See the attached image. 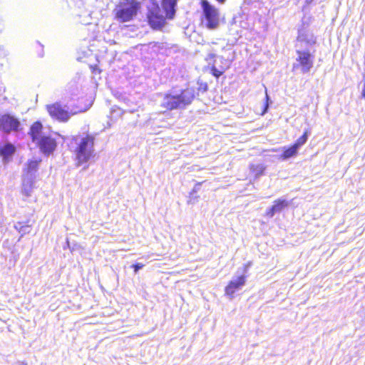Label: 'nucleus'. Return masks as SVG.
Instances as JSON below:
<instances>
[{
    "label": "nucleus",
    "mask_w": 365,
    "mask_h": 365,
    "mask_svg": "<svg viewBox=\"0 0 365 365\" xmlns=\"http://www.w3.org/2000/svg\"><path fill=\"white\" fill-rule=\"evenodd\" d=\"M29 134L32 141L38 145L43 154L49 155L56 149V140L47 130L43 128L40 122H36L31 125Z\"/></svg>",
    "instance_id": "1"
},
{
    "label": "nucleus",
    "mask_w": 365,
    "mask_h": 365,
    "mask_svg": "<svg viewBox=\"0 0 365 365\" xmlns=\"http://www.w3.org/2000/svg\"><path fill=\"white\" fill-rule=\"evenodd\" d=\"M195 98V88H187L180 90L179 93L165 94L161 107L167 110L184 109L192 103Z\"/></svg>",
    "instance_id": "2"
},
{
    "label": "nucleus",
    "mask_w": 365,
    "mask_h": 365,
    "mask_svg": "<svg viewBox=\"0 0 365 365\" xmlns=\"http://www.w3.org/2000/svg\"><path fill=\"white\" fill-rule=\"evenodd\" d=\"M315 53L314 46L300 44L296 49L297 57L292 64V71H299L302 74L309 73L314 67Z\"/></svg>",
    "instance_id": "3"
},
{
    "label": "nucleus",
    "mask_w": 365,
    "mask_h": 365,
    "mask_svg": "<svg viewBox=\"0 0 365 365\" xmlns=\"http://www.w3.org/2000/svg\"><path fill=\"white\" fill-rule=\"evenodd\" d=\"M252 265V262L248 261L242 267H238L231 280L225 286V296L230 301L233 300L235 298L236 294L245 286L247 278L250 276L248 272Z\"/></svg>",
    "instance_id": "4"
},
{
    "label": "nucleus",
    "mask_w": 365,
    "mask_h": 365,
    "mask_svg": "<svg viewBox=\"0 0 365 365\" xmlns=\"http://www.w3.org/2000/svg\"><path fill=\"white\" fill-rule=\"evenodd\" d=\"M77 147L75 150L78 166L88 162L94 157V138L87 135L76 140Z\"/></svg>",
    "instance_id": "5"
},
{
    "label": "nucleus",
    "mask_w": 365,
    "mask_h": 365,
    "mask_svg": "<svg viewBox=\"0 0 365 365\" xmlns=\"http://www.w3.org/2000/svg\"><path fill=\"white\" fill-rule=\"evenodd\" d=\"M202 9L201 24L210 30L215 29L220 24L219 10L208 0H200Z\"/></svg>",
    "instance_id": "6"
},
{
    "label": "nucleus",
    "mask_w": 365,
    "mask_h": 365,
    "mask_svg": "<svg viewBox=\"0 0 365 365\" xmlns=\"http://www.w3.org/2000/svg\"><path fill=\"white\" fill-rule=\"evenodd\" d=\"M312 15L304 14L301 19V24L297 26V41L300 44L307 46H315L317 42V36L313 32L309 31V26L314 21Z\"/></svg>",
    "instance_id": "7"
},
{
    "label": "nucleus",
    "mask_w": 365,
    "mask_h": 365,
    "mask_svg": "<svg viewBox=\"0 0 365 365\" xmlns=\"http://www.w3.org/2000/svg\"><path fill=\"white\" fill-rule=\"evenodd\" d=\"M140 8L139 3L135 0H123L114 10L115 19L120 22L130 21Z\"/></svg>",
    "instance_id": "8"
},
{
    "label": "nucleus",
    "mask_w": 365,
    "mask_h": 365,
    "mask_svg": "<svg viewBox=\"0 0 365 365\" xmlns=\"http://www.w3.org/2000/svg\"><path fill=\"white\" fill-rule=\"evenodd\" d=\"M179 0H161V32L165 31L168 21L173 20L176 16Z\"/></svg>",
    "instance_id": "9"
},
{
    "label": "nucleus",
    "mask_w": 365,
    "mask_h": 365,
    "mask_svg": "<svg viewBox=\"0 0 365 365\" xmlns=\"http://www.w3.org/2000/svg\"><path fill=\"white\" fill-rule=\"evenodd\" d=\"M291 202L284 195L279 197L273 202L272 205L267 207L263 216L267 219L273 218L277 214H279L288 208L291 205Z\"/></svg>",
    "instance_id": "10"
},
{
    "label": "nucleus",
    "mask_w": 365,
    "mask_h": 365,
    "mask_svg": "<svg viewBox=\"0 0 365 365\" xmlns=\"http://www.w3.org/2000/svg\"><path fill=\"white\" fill-rule=\"evenodd\" d=\"M148 9V19L150 25L155 29H160V9L156 0H144Z\"/></svg>",
    "instance_id": "11"
},
{
    "label": "nucleus",
    "mask_w": 365,
    "mask_h": 365,
    "mask_svg": "<svg viewBox=\"0 0 365 365\" xmlns=\"http://www.w3.org/2000/svg\"><path fill=\"white\" fill-rule=\"evenodd\" d=\"M272 152L279 153L277 155H274V158L282 161H288L290 159L295 158L298 154L299 150L293 144L289 145H284L279 148H272Z\"/></svg>",
    "instance_id": "12"
},
{
    "label": "nucleus",
    "mask_w": 365,
    "mask_h": 365,
    "mask_svg": "<svg viewBox=\"0 0 365 365\" xmlns=\"http://www.w3.org/2000/svg\"><path fill=\"white\" fill-rule=\"evenodd\" d=\"M216 57L215 53H210L205 58V61L207 62V67L210 68V73L213 77L218 79L230 68V64L228 63L227 66L219 65L217 67L216 66Z\"/></svg>",
    "instance_id": "13"
},
{
    "label": "nucleus",
    "mask_w": 365,
    "mask_h": 365,
    "mask_svg": "<svg viewBox=\"0 0 365 365\" xmlns=\"http://www.w3.org/2000/svg\"><path fill=\"white\" fill-rule=\"evenodd\" d=\"M21 125L20 121L13 115L6 114L0 118V129L4 133L18 131Z\"/></svg>",
    "instance_id": "14"
},
{
    "label": "nucleus",
    "mask_w": 365,
    "mask_h": 365,
    "mask_svg": "<svg viewBox=\"0 0 365 365\" xmlns=\"http://www.w3.org/2000/svg\"><path fill=\"white\" fill-rule=\"evenodd\" d=\"M50 115L60 121L66 122L70 118V114L66 109L59 103H53L46 106Z\"/></svg>",
    "instance_id": "15"
},
{
    "label": "nucleus",
    "mask_w": 365,
    "mask_h": 365,
    "mask_svg": "<svg viewBox=\"0 0 365 365\" xmlns=\"http://www.w3.org/2000/svg\"><path fill=\"white\" fill-rule=\"evenodd\" d=\"M267 168V165L262 163H250L249 165L250 172L253 175L255 180H258L262 176L264 175Z\"/></svg>",
    "instance_id": "16"
},
{
    "label": "nucleus",
    "mask_w": 365,
    "mask_h": 365,
    "mask_svg": "<svg viewBox=\"0 0 365 365\" xmlns=\"http://www.w3.org/2000/svg\"><path fill=\"white\" fill-rule=\"evenodd\" d=\"M179 51L180 48L178 44L169 43L161 39V55L169 56L173 54H175Z\"/></svg>",
    "instance_id": "17"
},
{
    "label": "nucleus",
    "mask_w": 365,
    "mask_h": 365,
    "mask_svg": "<svg viewBox=\"0 0 365 365\" xmlns=\"http://www.w3.org/2000/svg\"><path fill=\"white\" fill-rule=\"evenodd\" d=\"M34 178L24 176L22 182V193L26 197H29L34 189Z\"/></svg>",
    "instance_id": "18"
},
{
    "label": "nucleus",
    "mask_w": 365,
    "mask_h": 365,
    "mask_svg": "<svg viewBox=\"0 0 365 365\" xmlns=\"http://www.w3.org/2000/svg\"><path fill=\"white\" fill-rule=\"evenodd\" d=\"M41 160H31L26 164V168L24 170L25 173L24 176H31L35 178V173L38 170V164Z\"/></svg>",
    "instance_id": "19"
},
{
    "label": "nucleus",
    "mask_w": 365,
    "mask_h": 365,
    "mask_svg": "<svg viewBox=\"0 0 365 365\" xmlns=\"http://www.w3.org/2000/svg\"><path fill=\"white\" fill-rule=\"evenodd\" d=\"M16 151L15 147L11 143H6L3 148L0 149V155L3 158L4 163H6L7 159L11 157Z\"/></svg>",
    "instance_id": "20"
},
{
    "label": "nucleus",
    "mask_w": 365,
    "mask_h": 365,
    "mask_svg": "<svg viewBox=\"0 0 365 365\" xmlns=\"http://www.w3.org/2000/svg\"><path fill=\"white\" fill-rule=\"evenodd\" d=\"M311 135V131L306 128L304 130L302 135L297 138L294 143H292L299 150L307 143L309 135Z\"/></svg>",
    "instance_id": "21"
},
{
    "label": "nucleus",
    "mask_w": 365,
    "mask_h": 365,
    "mask_svg": "<svg viewBox=\"0 0 365 365\" xmlns=\"http://www.w3.org/2000/svg\"><path fill=\"white\" fill-rule=\"evenodd\" d=\"M272 103H273V101H272L270 96L267 93V88H265V96L263 100V105H262V110H261V115H264L265 114H267L269 112V108H270L271 106L272 105Z\"/></svg>",
    "instance_id": "22"
},
{
    "label": "nucleus",
    "mask_w": 365,
    "mask_h": 365,
    "mask_svg": "<svg viewBox=\"0 0 365 365\" xmlns=\"http://www.w3.org/2000/svg\"><path fill=\"white\" fill-rule=\"evenodd\" d=\"M200 199V195L197 194H194L192 192H189L188 199L187 200V205H194L197 202H198Z\"/></svg>",
    "instance_id": "23"
},
{
    "label": "nucleus",
    "mask_w": 365,
    "mask_h": 365,
    "mask_svg": "<svg viewBox=\"0 0 365 365\" xmlns=\"http://www.w3.org/2000/svg\"><path fill=\"white\" fill-rule=\"evenodd\" d=\"M197 84L198 86L197 87V91H200L202 93H205L208 90V85L206 82H203L201 80H198L197 81Z\"/></svg>",
    "instance_id": "24"
},
{
    "label": "nucleus",
    "mask_w": 365,
    "mask_h": 365,
    "mask_svg": "<svg viewBox=\"0 0 365 365\" xmlns=\"http://www.w3.org/2000/svg\"><path fill=\"white\" fill-rule=\"evenodd\" d=\"M314 0H304V4L302 7V11L304 14H308L310 11L309 6L314 2Z\"/></svg>",
    "instance_id": "25"
},
{
    "label": "nucleus",
    "mask_w": 365,
    "mask_h": 365,
    "mask_svg": "<svg viewBox=\"0 0 365 365\" xmlns=\"http://www.w3.org/2000/svg\"><path fill=\"white\" fill-rule=\"evenodd\" d=\"M202 184V182H196L190 192L197 194L201 190Z\"/></svg>",
    "instance_id": "26"
},
{
    "label": "nucleus",
    "mask_w": 365,
    "mask_h": 365,
    "mask_svg": "<svg viewBox=\"0 0 365 365\" xmlns=\"http://www.w3.org/2000/svg\"><path fill=\"white\" fill-rule=\"evenodd\" d=\"M217 58L220 59V65L227 66L228 63L230 65V61L227 58L223 57L222 56H217L216 58Z\"/></svg>",
    "instance_id": "27"
},
{
    "label": "nucleus",
    "mask_w": 365,
    "mask_h": 365,
    "mask_svg": "<svg viewBox=\"0 0 365 365\" xmlns=\"http://www.w3.org/2000/svg\"><path fill=\"white\" fill-rule=\"evenodd\" d=\"M164 250H165V247L163 246V247L161 248V253H160V255H161V262L163 261H165L166 260V259L168 257L167 256V255L168 254V252H164ZM163 264H166L167 263L166 262H163Z\"/></svg>",
    "instance_id": "28"
},
{
    "label": "nucleus",
    "mask_w": 365,
    "mask_h": 365,
    "mask_svg": "<svg viewBox=\"0 0 365 365\" xmlns=\"http://www.w3.org/2000/svg\"><path fill=\"white\" fill-rule=\"evenodd\" d=\"M131 267L134 268V272L136 274L139 269L144 267V264L142 263H137L135 264H133Z\"/></svg>",
    "instance_id": "29"
},
{
    "label": "nucleus",
    "mask_w": 365,
    "mask_h": 365,
    "mask_svg": "<svg viewBox=\"0 0 365 365\" xmlns=\"http://www.w3.org/2000/svg\"><path fill=\"white\" fill-rule=\"evenodd\" d=\"M27 229H28V227H21L20 228L19 232H22L25 233V232H26V230H27Z\"/></svg>",
    "instance_id": "30"
},
{
    "label": "nucleus",
    "mask_w": 365,
    "mask_h": 365,
    "mask_svg": "<svg viewBox=\"0 0 365 365\" xmlns=\"http://www.w3.org/2000/svg\"><path fill=\"white\" fill-rule=\"evenodd\" d=\"M215 1L220 4H224L227 0H215Z\"/></svg>",
    "instance_id": "31"
},
{
    "label": "nucleus",
    "mask_w": 365,
    "mask_h": 365,
    "mask_svg": "<svg viewBox=\"0 0 365 365\" xmlns=\"http://www.w3.org/2000/svg\"><path fill=\"white\" fill-rule=\"evenodd\" d=\"M235 17H232V21H231V24H235Z\"/></svg>",
    "instance_id": "32"
},
{
    "label": "nucleus",
    "mask_w": 365,
    "mask_h": 365,
    "mask_svg": "<svg viewBox=\"0 0 365 365\" xmlns=\"http://www.w3.org/2000/svg\"><path fill=\"white\" fill-rule=\"evenodd\" d=\"M19 365H27V364L24 361L20 362Z\"/></svg>",
    "instance_id": "33"
},
{
    "label": "nucleus",
    "mask_w": 365,
    "mask_h": 365,
    "mask_svg": "<svg viewBox=\"0 0 365 365\" xmlns=\"http://www.w3.org/2000/svg\"><path fill=\"white\" fill-rule=\"evenodd\" d=\"M165 112L160 111L161 114H165Z\"/></svg>",
    "instance_id": "34"
}]
</instances>
